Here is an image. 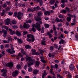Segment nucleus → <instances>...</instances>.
Returning <instances> with one entry per match:
<instances>
[{
	"mask_svg": "<svg viewBox=\"0 0 78 78\" xmlns=\"http://www.w3.org/2000/svg\"><path fill=\"white\" fill-rule=\"evenodd\" d=\"M27 37L28 38H31V39H30L29 38H27V41H28V42H34V36L33 35L29 34V35H27Z\"/></svg>",
	"mask_w": 78,
	"mask_h": 78,
	"instance_id": "1",
	"label": "nucleus"
},
{
	"mask_svg": "<svg viewBox=\"0 0 78 78\" xmlns=\"http://www.w3.org/2000/svg\"><path fill=\"white\" fill-rule=\"evenodd\" d=\"M40 24L38 23H36L35 26V28L39 31L41 30V29L40 28Z\"/></svg>",
	"mask_w": 78,
	"mask_h": 78,
	"instance_id": "2",
	"label": "nucleus"
},
{
	"mask_svg": "<svg viewBox=\"0 0 78 78\" xmlns=\"http://www.w3.org/2000/svg\"><path fill=\"white\" fill-rule=\"evenodd\" d=\"M35 60H33V61L32 62H30V61H28L27 62V65L28 67H31L32 65H33V64H34V63H35Z\"/></svg>",
	"mask_w": 78,
	"mask_h": 78,
	"instance_id": "3",
	"label": "nucleus"
},
{
	"mask_svg": "<svg viewBox=\"0 0 78 78\" xmlns=\"http://www.w3.org/2000/svg\"><path fill=\"white\" fill-rule=\"evenodd\" d=\"M1 71L2 72H4V73L2 74V76H6V72H7V71L6 69H2Z\"/></svg>",
	"mask_w": 78,
	"mask_h": 78,
	"instance_id": "4",
	"label": "nucleus"
},
{
	"mask_svg": "<svg viewBox=\"0 0 78 78\" xmlns=\"http://www.w3.org/2000/svg\"><path fill=\"white\" fill-rule=\"evenodd\" d=\"M6 66L8 67L12 68L13 67V64L11 62L8 63L6 64Z\"/></svg>",
	"mask_w": 78,
	"mask_h": 78,
	"instance_id": "5",
	"label": "nucleus"
},
{
	"mask_svg": "<svg viewBox=\"0 0 78 78\" xmlns=\"http://www.w3.org/2000/svg\"><path fill=\"white\" fill-rule=\"evenodd\" d=\"M18 74H19V71L16 70L14 72L12 73V76H16Z\"/></svg>",
	"mask_w": 78,
	"mask_h": 78,
	"instance_id": "6",
	"label": "nucleus"
},
{
	"mask_svg": "<svg viewBox=\"0 0 78 78\" xmlns=\"http://www.w3.org/2000/svg\"><path fill=\"white\" fill-rule=\"evenodd\" d=\"M69 69H70L71 70H75V66L73 65V64H71L69 66Z\"/></svg>",
	"mask_w": 78,
	"mask_h": 78,
	"instance_id": "7",
	"label": "nucleus"
},
{
	"mask_svg": "<svg viewBox=\"0 0 78 78\" xmlns=\"http://www.w3.org/2000/svg\"><path fill=\"white\" fill-rule=\"evenodd\" d=\"M10 23V20L8 18L7 19V20L5 21V24L6 25H8Z\"/></svg>",
	"mask_w": 78,
	"mask_h": 78,
	"instance_id": "8",
	"label": "nucleus"
},
{
	"mask_svg": "<svg viewBox=\"0 0 78 78\" xmlns=\"http://www.w3.org/2000/svg\"><path fill=\"white\" fill-rule=\"evenodd\" d=\"M23 27L24 28H29L30 27V25L28 24H27L26 23H24L23 24Z\"/></svg>",
	"mask_w": 78,
	"mask_h": 78,
	"instance_id": "9",
	"label": "nucleus"
},
{
	"mask_svg": "<svg viewBox=\"0 0 78 78\" xmlns=\"http://www.w3.org/2000/svg\"><path fill=\"white\" fill-rule=\"evenodd\" d=\"M67 15L68 16H69V17H70V18H71V17H74V18H76V16H75V14L73 15L71 14H68Z\"/></svg>",
	"mask_w": 78,
	"mask_h": 78,
	"instance_id": "10",
	"label": "nucleus"
},
{
	"mask_svg": "<svg viewBox=\"0 0 78 78\" xmlns=\"http://www.w3.org/2000/svg\"><path fill=\"white\" fill-rule=\"evenodd\" d=\"M26 59L27 61H30V62H32L33 61V60L30 57H27L26 58Z\"/></svg>",
	"mask_w": 78,
	"mask_h": 78,
	"instance_id": "11",
	"label": "nucleus"
},
{
	"mask_svg": "<svg viewBox=\"0 0 78 78\" xmlns=\"http://www.w3.org/2000/svg\"><path fill=\"white\" fill-rule=\"evenodd\" d=\"M35 18L36 21H40V20H41V17L39 16H38L37 17L35 16Z\"/></svg>",
	"mask_w": 78,
	"mask_h": 78,
	"instance_id": "12",
	"label": "nucleus"
},
{
	"mask_svg": "<svg viewBox=\"0 0 78 78\" xmlns=\"http://www.w3.org/2000/svg\"><path fill=\"white\" fill-rule=\"evenodd\" d=\"M47 34L48 36H49V38H50V39H51V37H52V35L51 34H50V33L49 32H47Z\"/></svg>",
	"mask_w": 78,
	"mask_h": 78,
	"instance_id": "13",
	"label": "nucleus"
},
{
	"mask_svg": "<svg viewBox=\"0 0 78 78\" xmlns=\"http://www.w3.org/2000/svg\"><path fill=\"white\" fill-rule=\"evenodd\" d=\"M39 64H40V63L39 61H36L35 63L36 65H35L36 67H37L39 66Z\"/></svg>",
	"mask_w": 78,
	"mask_h": 78,
	"instance_id": "14",
	"label": "nucleus"
},
{
	"mask_svg": "<svg viewBox=\"0 0 78 78\" xmlns=\"http://www.w3.org/2000/svg\"><path fill=\"white\" fill-rule=\"evenodd\" d=\"M38 72H39V70L36 69H34L33 70V73L36 75V74H37V73H38Z\"/></svg>",
	"mask_w": 78,
	"mask_h": 78,
	"instance_id": "15",
	"label": "nucleus"
},
{
	"mask_svg": "<svg viewBox=\"0 0 78 78\" xmlns=\"http://www.w3.org/2000/svg\"><path fill=\"white\" fill-rule=\"evenodd\" d=\"M44 14H45V15L46 16H47L48 14V15L49 16L50 14V12L49 11H46L45 12H44Z\"/></svg>",
	"mask_w": 78,
	"mask_h": 78,
	"instance_id": "16",
	"label": "nucleus"
},
{
	"mask_svg": "<svg viewBox=\"0 0 78 78\" xmlns=\"http://www.w3.org/2000/svg\"><path fill=\"white\" fill-rule=\"evenodd\" d=\"M11 48L12 51H11L10 54H13V53H15V51L14 50V48L12 47Z\"/></svg>",
	"mask_w": 78,
	"mask_h": 78,
	"instance_id": "17",
	"label": "nucleus"
},
{
	"mask_svg": "<svg viewBox=\"0 0 78 78\" xmlns=\"http://www.w3.org/2000/svg\"><path fill=\"white\" fill-rule=\"evenodd\" d=\"M16 34L18 36H21L20 32H19L18 31H17L16 32Z\"/></svg>",
	"mask_w": 78,
	"mask_h": 78,
	"instance_id": "18",
	"label": "nucleus"
},
{
	"mask_svg": "<svg viewBox=\"0 0 78 78\" xmlns=\"http://www.w3.org/2000/svg\"><path fill=\"white\" fill-rule=\"evenodd\" d=\"M40 8V7H34V11H37Z\"/></svg>",
	"mask_w": 78,
	"mask_h": 78,
	"instance_id": "19",
	"label": "nucleus"
},
{
	"mask_svg": "<svg viewBox=\"0 0 78 78\" xmlns=\"http://www.w3.org/2000/svg\"><path fill=\"white\" fill-rule=\"evenodd\" d=\"M20 57H21V58H22V55H21V53H19L17 55V59H19Z\"/></svg>",
	"mask_w": 78,
	"mask_h": 78,
	"instance_id": "20",
	"label": "nucleus"
},
{
	"mask_svg": "<svg viewBox=\"0 0 78 78\" xmlns=\"http://www.w3.org/2000/svg\"><path fill=\"white\" fill-rule=\"evenodd\" d=\"M64 40H63V39H61L60 40V41H59V44H61L62 43V44H64Z\"/></svg>",
	"mask_w": 78,
	"mask_h": 78,
	"instance_id": "21",
	"label": "nucleus"
},
{
	"mask_svg": "<svg viewBox=\"0 0 78 78\" xmlns=\"http://www.w3.org/2000/svg\"><path fill=\"white\" fill-rule=\"evenodd\" d=\"M67 12V10H64V9H62L61 11V13H63V14H66V13Z\"/></svg>",
	"mask_w": 78,
	"mask_h": 78,
	"instance_id": "22",
	"label": "nucleus"
},
{
	"mask_svg": "<svg viewBox=\"0 0 78 78\" xmlns=\"http://www.w3.org/2000/svg\"><path fill=\"white\" fill-rule=\"evenodd\" d=\"M46 43V41H41V44L42 45H46V44L45 43Z\"/></svg>",
	"mask_w": 78,
	"mask_h": 78,
	"instance_id": "23",
	"label": "nucleus"
},
{
	"mask_svg": "<svg viewBox=\"0 0 78 78\" xmlns=\"http://www.w3.org/2000/svg\"><path fill=\"white\" fill-rule=\"evenodd\" d=\"M65 9H66L65 10H66L67 12L68 11L69 12H71V10H70V9L69 8H68V7H66L65 8Z\"/></svg>",
	"mask_w": 78,
	"mask_h": 78,
	"instance_id": "24",
	"label": "nucleus"
},
{
	"mask_svg": "<svg viewBox=\"0 0 78 78\" xmlns=\"http://www.w3.org/2000/svg\"><path fill=\"white\" fill-rule=\"evenodd\" d=\"M17 40L18 41V42L19 44H22V43H23V41H22V40H21V39L19 38L17 39Z\"/></svg>",
	"mask_w": 78,
	"mask_h": 78,
	"instance_id": "25",
	"label": "nucleus"
},
{
	"mask_svg": "<svg viewBox=\"0 0 78 78\" xmlns=\"http://www.w3.org/2000/svg\"><path fill=\"white\" fill-rule=\"evenodd\" d=\"M25 47L26 49H28V48H30H30H31V47L29 45H26V46H25Z\"/></svg>",
	"mask_w": 78,
	"mask_h": 78,
	"instance_id": "26",
	"label": "nucleus"
},
{
	"mask_svg": "<svg viewBox=\"0 0 78 78\" xmlns=\"http://www.w3.org/2000/svg\"><path fill=\"white\" fill-rule=\"evenodd\" d=\"M54 3H55V0H51L50 1V5H53Z\"/></svg>",
	"mask_w": 78,
	"mask_h": 78,
	"instance_id": "27",
	"label": "nucleus"
},
{
	"mask_svg": "<svg viewBox=\"0 0 78 78\" xmlns=\"http://www.w3.org/2000/svg\"><path fill=\"white\" fill-rule=\"evenodd\" d=\"M2 33H3L4 34H7V31L5 30H2Z\"/></svg>",
	"mask_w": 78,
	"mask_h": 78,
	"instance_id": "28",
	"label": "nucleus"
},
{
	"mask_svg": "<svg viewBox=\"0 0 78 78\" xmlns=\"http://www.w3.org/2000/svg\"><path fill=\"white\" fill-rule=\"evenodd\" d=\"M44 27H42L41 31V32L42 33H44Z\"/></svg>",
	"mask_w": 78,
	"mask_h": 78,
	"instance_id": "29",
	"label": "nucleus"
},
{
	"mask_svg": "<svg viewBox=\"0 0 78 78\" xmlns=\"http://www.w3.org/2000/svg\"><path fill=\"white\" fill-rule=\"evenodd\" d=\"M16 68L17 69H20L21 68V66L20 65H18L16 66Z\"/></svg>",
	"mask_w": 78,
	"mask_h": 78,
	"instance_id": "30",
	"label": "nucleus"
},
{
	"mask_svg": "<svg viewBox=\"0 0 78 78\" xmlns=\"http://www.w3.org/2000/svg\"><path fill=\"white\" fill-rule=\"evenodd\" d=\"M58 38L60 39H62V38H63V39H64V36H63L62 34H61L59 36V37H58Z\"/></svg>",
	"mask_w": 78,
	"mask_h": 78,
	"instance_id": "31",
	"label": "nucleus"
},
{
	"mask_svg": "<svg viewBox=\"0 0 78 78\" xmlns=\"http://www.w3.org/2000/svg\"><path fill=\"white\" fill-rule=\"evenodd\" d=\"M26 22L27 23H31V20H29L27 21H26Z\"/></svg>",
	"mask_w": 78,
	"mask_h": 78,
	"instance_id": "32",
	"label": "nucleus"
},
{
	"mask_svg": "<svg viewBox=\"0 0 78 78\" xmlns=\"http://www.w3.org/2000/svg\"><path fill=\"white\" fill-rule=\"evenodd\" d=\"M12 23L14 24V25H16V20H14L12 21Z\"/></svg>",
	"mask_w": 78,
	"mask_h": 78,
	"instance_id": "33",
	"label": "nucleus"
},
{
	"mask_svg": "<svg viewBox=\"0 0 78 78\" xmlns=\"http://www.w3.org/2000/svg\"><path fill=\"white\" fill-rule=\"evenodd\" d=\"M33 55H39V53L38 52H35L33 53Z\"/></svg>",
	"mask_w": 78,
	"mask_h": 78,
	"instance_id": "34",
	"label": "nucleus"
},
{
	"mask_svg": "<svg viewBox=\"0 0 78 78\" xmlns=\"http://www.w3.org/2000/svg\"><path fill=\"white\" fill-rule=\"evenodd\" d=\"M67 20L68 22H69L71 20V18L68 17L67 18Z\"/></svg>",
	"mask_w": 78,
	"mask_h": 78,
	"instance_id": "35",
	"label": "nucleus"
},
{
	"mask_svg": "<svg viewBox=\"0 0 78 78\" xmlns=\"http://www.w3.org/2000/svg\"><path fill=\"white\" fill-rule=\"evenodd\" d=\"M9 44H7L5 45V47L6 48H9Z\"/></svg>",
	"mask_w": 78,
	"mask_h": 78,
	"instance_id": "36",
	"label": "nucleus"
},
{
	"mask_svg": "<svg viewBox=\"0 0 78 78\" xmlns=\"http://www.w3.org/2000/svg\"><path fill=\"white\" fill-rule=\"evenodd\" d=\"M38 15L39 16H41V15H42V12H40L38 13Z\"/></svg>",
	"mask_w": 78,
	"mask_h": 78,
	"instance_id": "37",
	"label": "nucleus"
},
{
	"mask_svg": "<svg viewBox=\"0 0 78 78\" xmlns=\"http://www.w3.org/2000/svg\"><path fill=\"white\" fill-rule=\"evenodd\" d=\"M54 34L55 36H58V31H54Z\"/></svg>",
	"mask_w": 78,
	"mask_h": 78,
	"instance_id": "38",
	"label": "nucleus"
},
{
	"mask_svg": "<svg viewBox=\"0 0 78 78\" xmlns=\"http://www.w3.org/2000/svg\"><path fill=\"white\" fill-rule=\"evenodd\" d=\"M31 30H32V31H33V32H36V29L34 28V27L31 28Z\"/></svg>",
	"mask_w": 78,
	"mask_h": 78,
	"instance_id": "39",
	"label": "nucleus"
},
{
	"mask_svg": "<svg viewBox=\"0 0 78 78\" xmlns=\"http://www.w3.org/2000/svg\"><path fill=\"white\" fill-rule=\"evenodd\" d=\"M6 51L7 52H8V53H11V49H7Z\"/></svg>",
	"mask_w": 78,
	"mask_h": 78,
	"instance_id": "40",
	"label": "nucleus"
},
{
	"mask_svg": "<svg viewBox=\"0 0 78 78\" xmlns=\"http://www.w3.org/2000/svg\"><path fill=\"white\" fill-rule=\"evenodd\" d=\"M45 28H48L49 27V25L47 24H46L44 25Z\"/></svg>",
	"mask_w": 78,
	"mask_h": 78,
	"instance_id": "41",
	"label": "nucleus"
},
{
	"mask_svg": "<svg viewBox=\"0 0 78 78\" xmlns=\"http://www.w3.org/2000/svg\"><path fill=\"white\" fill-rule=\"evenodd\" d=\"M5 11H3L2 13H1V15L2 16H4V14H5Z\"/></svg>",
	"mask_w": 78,
	"mask_h": 78,
	"instance_id": "42",
	"label": "nucleus"
},
{
	"mask_svg": "<svg viewBox=\"0 0 78 78\" xmlns=\"http://www.w3.org/2000/svg\"><path fill=\"white\" fill-rule=\"evenodd\" d=\"M15 33H16V32H15L14 31H13L12 32L10 33V34L11 35H13V34H15Z\"/></svg>",
	"mask_w": 78,
	"mask_h": 78,
	"instance_id": "43",
	"label": "nucleus"
},
{
	"mask_svg": "<svg viewBox=\"0 0 78 78\" xmlns=\"http://www.w3.org/2000/svg\"><path fill=\"white\" fill-rule=\"evenodd\" d=\"M11 36L10 37L8 38V41H12V38H11Z\"/></svg>",
	"mask_w": 78,
	"mask_h": 78,
	"instance_id": "44",
	"label": "nucleus"
},
{
	"mask_svg": "<svg viewBox=\"0 0 78 78\" xmlns=\"http://www.w3.org/2000/svg\"><path fill=\"white\" fill-rule=\"evenodd\" d=\"M57 78H58V77H59V78H63L62 76H60V75L59 74H57Z\"/></svg>",
	"mask_w": 78,
	"mask_h": 78,
	"instance_id": "45",
	"label": "nucleus"
},
{
	"mask_svg": "<svg viewBox=\"0 0 78 78\" xmlns=\"http://www.w3.org/2000/svg\"><path fill=\"white\" fill-rule=\"evenodd\" d=\"M55 22H59V20L58 18H57L55 19Z\"/></svg>",
	"mask_w": 78,
	"mask_h": 78,
	"instance_id": "46",
	"label": "nucleus"
},
{
	"mask_svg": "<svg viewBox=\"0 0 78 78\" xmlns=\"http://www.w3.org/2000/svg\"><path fill=\"white\" fill-rule=\"evenodd\" d=\"M40 51L41 54V55H43V52H44V51L43 50H40Z\"/></svg>",
	"mask_w": 78,
	"mask_h": 78,
	"instance_id": "47",
	"label": "nucleus"
},
{
	"mask_svg": "<svg viewBox=\"0 0 78 78\" xmlns=\"http://www.w3.org/2000/svg\"><path fill=\"white\" fill-rule=\"evenodd\" d=\"M22 13H20V12H19L18 13V16H22Z\"/></svg>",
	"mask_w": 78,
	"mask_h": 78,
	"instance_id": "48",
	"label": "nucleus"
},
{
	"mask_svg": "<svg viewBox=\"0 0 78 78\" xmlns=\"http://www.w3.org/2000/svg\"><path fill=\"white\" fill-rule=\"evenodd\" d=\"M41 61L43 63H46V61L44 60V59L41 60Z\"/></svg>",
	"mask_w": 78,
	"mask_h": 78,
	"instance_id": "49",
	"label": "nucleus"
},
{
	"mask_svg": "<svg viewBox=\"0 0 78 78\" xmlns=\"http://www.w3.org/2000/svg\"><path fill=\"white\" fill-rule=\"evenodd\" d=\"M31 51H32V55H33V53H35V52H36V50H35V49H32V50H31Z\"/></svg>",
	"mask_w": 78,
	"mask_h": 78,
	"instance_id": "50",
	"label": "nucleus"
},
{
	"mask_svg": "<svg viewBox=\"0 0 78 78\" xmlns=\"http://www.w3.org/2000/svg\"><path fill=\"white\" fill-rule=\"evenodd\" d=\"M28 70L29 72H31V71H32V68L31 67L29 68H28Z\"/></svg>",
	"mask_w": 78,
	"mask_h": 78,
	"instance_id": "51",
	"label": "nucleus"
},
{
	"mask_svg": "<svg viewBox=\"0 0 78 78\" xmlns=\"http://www.w3.org/2000/svg\"><path fill=\"white\" fill-rule=\"evenodd\" d=\"M53 29L54 31H56V27L55 25L53 26Z\"/></svg>",
	"mask_w": 78,
	"mask_h": 78,
	"instance_id": "52",
	"label": "nucleus"
},
{
	"mask_svg": "<svg viewBox=\"0 0 78 78\" xmlns=\"http://www.w3.org/2000/svg\"><path fill=\"white\" fill-rule=\"evenodd\" d=\"M3 42L4 43H6V44H7L8 43H9V41L8 42L5 40H4L3 41Z\"/></svg>",
	"mask_w": 78,
	"mask_h": 78,
	"instance_id": "53",
	"label": "nucleus"
},
{
	"mask_svg": "<svg viewBox=\"0 0 78 78\" xmlns=\"http://www.w3.org/2000/svg\"><path fill=\"white\" fill-rule=\"evenodd\" d=\"M13 14V12H9L8 13V14L9 15V16H11V15H12Z\"/></svg>",
	"mask_w": 78,
	"mask_h": 78,
	"instance_id": "54",
	"label": "nucleus"
},
{
	"mask_svg": "<svg viewBox=\"0 0 78 78\" xmlns=\"http://www.w3.org/2000/svg\"><path fill=\"white\" fill-rule=\"evenodd\" d=\"M35 2H38V3H40L42 1V0H35Z\"/></svg>",
	"mask_w": 78,
	"mask_h": 78,
	"instance_id": "55",
	"label": "nucleus"
},
{
	"mask_svg": "<svg viewBox=\"0 0 78 78\" xmlns=\"http://www.w3.org/2000/svg\"><path fill=\"white\" fill-rule=\"evenodd\" d=\"M27 34V32H25V31L23 32V36H25V35H26V34Z\"/></svg>",
	"mask_w": 78,
	"mask_h": 78,
	"instance_id": "56",
	"label": "nucleus"
},
{
	"mask_svg": "<svg viewBox=\"0 0 78 78\" xmlns=\"http://www.w3.org/2000/svg\"><path fill=\"white\" fill-rule=\"evenodd\" d=\"M76 38V40L78 41V35H76L75 36Z\"/></svg>",
	"mask_w": 78,
	"mask_h": 78,
	"instance_id": "57",
	"label": "nucleus"
},
{
	"mask_svg": "<svg viewBox=\"0 0 78 78\" xmlns=\"http://www.w3.org/2000/svg\"><path fill=\"white\" fill-rule=\"evenodd\" d=\"M40 58L41 59V60H43V59H44V57L43 56H41L40 57Z\"/></svg>",
	"mask_w": 78,
	"mask_h": 78,
	"instance_id": "58",
	"label": "nucleus"
},
{
	"mask_svg": "<svg viewBox=\"0 0 78 78\" xmlns=\"http://www.w3.org/2000/svg\"><path fill=\"white\" fill-rule=\"evenodd\" d=\"M6 6H7V5H6V4H3L2 5V7L3 8H5L6 7Z\"/></svg>",
	"mask_w": 78,
	"mask_h": 78,
	"instance_id": "59",
	"label": "nucleus"
},
{
	"mask_svg": "<svg viewBox=\"0 0 78 78\" xmlns=\"http://www.w3.org/2000/svg\"><path fill=\"white\" fill-rule=\"evenodd\" d=\"M12 27L13 28H17V26H12Z\"/></svg>",
	"mask_w": 78,
	"mask_h": 78,
	"instance_id": "60",
	"label": "nucleus"
},
{
	"mask_svg": "<svg viewBox=\"0 0 78 78\" xmlns=\"http://www.w3.org/2000/svg\"><path fill=\"white\" fill-rule=\"evenodd\" d=\"M61 69L59 68H58L57 69V70H58V72H61Z\"/></svg>",
	"mask_w": 78,
	"mask_h": 78,
	"instance_id": "61",
	"label": "nucleus"
},
{
	"mask_svg": "<svg viewBox=\"0 0 78 78\" xmlns=\"http://www.w3.org/2000/svg\"><path fill=\"white\" fill-rule=\"evenodd\" d=\"M55 67L56 69H57L58 67V65L57 64H55Z\"/></svg>",
	"mask_w": 78,
	"mask_h": 78,
	"instance_id": "62",
	"label": "nucleus"
},
{
	"mask_svg": "<svg viewBox=\"0 0 78 78\" xmlns=\"http://www.w3.org/2000/svg\"><path fill=\"white\" fill-rule=\"evenodd\" d=\"M9 9H10L9 7H7L6 9V11H9Z\"/></svg>",
	"mask_w": 78,
	"mask_h": 78,
	"instance_id": "63",
	"label": "nucleus"
},
{
	"mask_svg": "<svg viewBox=\"0 0 78 78\" xmlns=\"http://www.w3.org/2000/svg\"><path fill=\"white\" fill-rule=\"evenodd\" d=\"M5 29H6V30H8V27L6 26H5L4 27Z\"/></svg>",
	"mask_w": 78,
	"mask_h": 78,
	"instance_id": "64",
	"label": "nucleus"
}]
</instances>
